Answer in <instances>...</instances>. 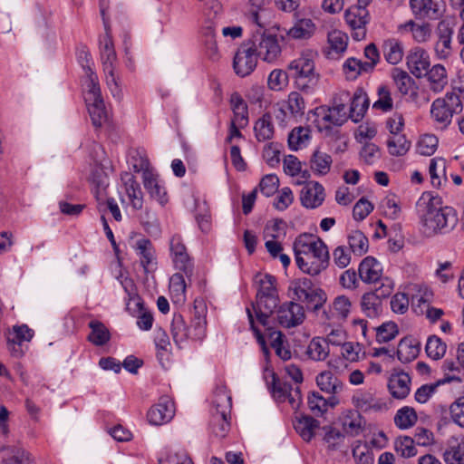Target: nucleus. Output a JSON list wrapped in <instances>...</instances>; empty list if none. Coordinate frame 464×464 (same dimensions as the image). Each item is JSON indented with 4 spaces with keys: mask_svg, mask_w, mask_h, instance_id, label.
Wrapping results in <instances>:
<instances>
[{
    "mask_svg": "<svg viewBox=\"0 0 464 464\" xmlns=\"http://www.w3.org/2000/svg\"><path fill=\"white\" fill-rule=\"evenodd\" d=\"M222 24V5L218 0L209 4L206 19L201 28V42L205 46L207 54L212 60L218 58V48L216 40L217 29Z\"/></svg>",
    "mask_w": 464,
    "mask_h": 464,
    "instance_id": "6",
    "label": "nucleus"
},
{
    "mask_svg": "<svg viewBox=\"0 0 464 464\" xmlns=\"http://www.w3.org/2000/svg\"><path fill=\"white\" fill-rule=\"evenodd\" d=\"M344 20L355 41H362L366 37L367 25L370 23L371 17L364 6L357 5L350 6L344 13Z\"/></svg>",
    "mask_w": 464,
    "mask_h": 464,
    "instance_id": "9",
    "label": "nucleus"
},
{
    "mask_svg": "<svg viewBox=\"0 0 464 464\" xmlns=\"http://www.w3.org/2000/svg\"><path fill=\"white\" fill-rule=\"evenodd\" d=\"M276 314L277 324L284 328L299 326L305 319L304 306L293 301L285 302L279 305Z\"/></svg>",
    "mask_w": 464,
    "mask_h": 464,
    "instance_id": "11",
    "label": "nucleus"
},
{
    "mask_svg": "<svg viewBox=\"0 0 464 464\" xmlns=\"http://www.w3.org/2000/svg\"><path fill=\"white\" fill-rule=\"evenodd\" d=\"M310 285L311 282L304 278L295 287V294L297 299L303 302H312L314 298L318 297L319 302L314 304V308L318 309L325 302V295L322 290L317 293L315 290L311 289Z\"/></svg>",
    "mask_w": 464,
    "mask_h": 464,
    "instance_id": "30",
    "label": "nucleus"
},
{
    "mask_svg": "<svg viewBox=\"0 0 464 464\" xmlns=\"http://www.w3.org/2000/svg\"><path fill=\"white\" fill-rule=\"evenodd\" d=\"M170 332L174 343L180 346L188 338H191L190 328L186 325L185 320L180 314H175L172 318Z\"/></svg>",
    "mask_w": 464,
    "mask_h": 464,
    "instance_id": "41",
    "label": "nucleus"
},
{
    "mask_svg": "<svg viewBox=\"0 0 464 464\" xmlns=\"http://www.w3.org/2000/svg\"><path fill=\"white\" fill-rule=\"evenodd\" d=\"M308 408L311 412L319 417L322 416L328 410V401L324 398L319 392H313L307 398Z\"/></svg>",
    "mask_w": 464,
    "mask_h": 464,
    "instance_id": "62",
    "label": "nucleus"
},
{
    "mask_svg": "<svg viewBox=\"0 0 464 464\" xmlns=\"http://www.w3.org/2000/svg\"><path fill=\"white\" fill-rule=\"evenodd\" d=\"M230 413L210 412L209 426L217 437H225L230 427Z\"/></svg>",
    "mask_w": 464,
    "mask_h": 464,
    "instance_id": "51",
    "label": "nucleus"
},
{
    "mask_svg": "<svg viewBox=\"0 0 464 464\" xmlns=\"http://www.w3.org/2000/svg\"><path fill=\"white\" fill-rule=\"evenodd\" d=\"M350 103V109L348 110L350 119L358 122L363 118L369 108V99L366 92L362 89H357L353 97L351 96Z\"/></svg>",
    "mask_w": 464,
    "mask_h": 464,
    "instance_id": "28",
    "label": "nucleus"
},
{
    "mask_svg": "<svg viewBox=\"0 0 464 464\" xmlns=\"http://www.w3.org/2000/svg\"><path fill=\"white\" fill-rule=\"evenodd\" d=\"M85 74V102H92L102 98L98 76L92 70L91 66H87Z\"/></svg>",
    "mask_w": 464,
    "mask_h": 464,
    "instance_id": "48",
    "label": "nucleus"
},
{
    "mask_svg": "<svg viewBox=\"0 0 464 464\" xmlns=\"http://www.w3.org/2000/svg\"><path fill=\"white\" fill-rule=\"evenodd\" d=\"M143 185L150 197L157 200L161 206H164L168 202L169 198L166 188L159 180L158 175L153 172H146L143 179Z\"/></svg>",
    "mask_w": 464,
    "mask_h": 464,
    "instance_id": "27",
    "label": "nucleus"
},
{
    "mask_svg": "<svg viewBox=\"0 0 464 464\" xmlns=\"http://www.w3.org/2000/svg\"><path fill=\"white\" fill-rule=\"evenodd\" d=\"M333 163L332 156L326 152L315 150L310 159V168L317 176H324L330 172Z\"/></svg>",
    "mask_w": 464,
    "mask_h": 464,
    "instance_id": "40",
    "label": "nucleus"
},
{
    "mask_svg": "<svg viewBox=\"0 0 464 464\" xmlns=\"http://www.w3.org/2000/svg\"><path fill=\"white\" fill-rule=\"evenodd\" d=\"M352 310V302L346 295L336 296L328 310L324 312L325 318L334 323L344 322Z\"/></svg>",
    "mask_w": 464,
    "mask_h": 464,
    "instance_id": "21",
    "label": "nucleus"
},
{
    "mask_svg": "<svg viewBox=\"0 0 464 464\" xmlns=\"http://www.w3.org/2000/svg\"><path fill=\"white\" fill-rule=\"evenodd\" d=\"M266 330L269 331L270 344L276 354L283 361L291 359L292 353L288 342L282 332L272 330L270 327H267Z\"/></svg>",
    "mask_w": 464,
    "mask_h": 464,
    "instance_id": "34",
    "label": "nucleus"
},
{
    "mask_svg": "<svg viewBox=\"0 0 464 464\" xmlns=\"http://www.w3.org/2000/svg\"><path fill=\"white\" fill-rule=\"evenodd\" d=\"M88 111L92 120V124L95 127H101L108 120L107 111L105 109V104L103 98L97 99L92 102H85Z\"/></svg>",
    "mask_w": 464,
    "mask_h": 464,
    "instance_id": "47",
    "label": "nucleus"
},
{
    "mask_svg": "<svg viewBox=\"0 0 464 464\" xmlns=\"http://www.w3.org/2000/svg\"><path fill=\"white\" fill-rule=\"evenodd\" d=\"M310 140V129L308 127H295L288 135V146L292 150H298L305 147Z\"/></svg>",
    "mask_w": 464,
    "mask_h": 464,
    "instance_id": "52",
    "label": "nucleus"
},
{
    "mask_svg": "<svg viewBox=\"0 0 464 464\" xmlns=\"http://www.w3.org/2000/svg\"><path fill=\"white\" fill-rule=\"evenodd\" d=\"M420 353V346L413 339L405 337L399 343L397 349L398 359L403 362H410L414 360Z\"/></svg>",
    "mask_w": 464,
    "mask_h": 464,
    "instance_id": "42",
    "label": "nucleus"
},
{
    "mask_svg": "<svg viewBox=\"0 0 464 464\" xmlns=\"http://www.w3.org/2000/svg\"><path fill=\"white\" fill-rule=\"evenodd\" d=\"M409 4L417 19L437 20L444 12V5L440 0H409Z\"/></svg>",
    "mask_w": 464,
    "mask_h": 464,
    "instance_id": "13",
    "label": "nucleus"
},
{
    "mask_svg": "<svg viewBox=\"0 0 464 464\" xmlns=\"http://www.w3.org/2000/svg\"><path fill=\"white\" fill-rule=\"evenodd\" d=\"M429 174L433 187L440 188L446 181V160L433 158L430 160Z\"/></svg>",
    "mask_w": 464,
    "mask_h": 464,
    "instance_id": "49",
    "label": "nucleus"
},
{
    "mask_svg": "<svg viewBox=\"0 0 464 464\" xmlns=\"http://www.w3.org/2000/svg\"><path fill=\"white\" fill-rule=\"evenodd\" d=\"M411 379L410 375L403 372H392L388 380V390L390 394L398 400L405 399L411 392Z\"/></svg>",
    "mask_w": 464,
    "mask_h": 464,
    "instance_id": "19",
    "label": "nucleus"
},
{
    "mask_svg": "<svg viewBox=\"0 0 464 464\" xmlns=\"http://www.w3.org/2000/svg\"><path fill=\"white\" fill-rule=\"evenodd\" d=\"M349 249L356 256L364 255L369 249V240L360 230H353L347 237Z\"/></svg>",
    "mask_w": 464,
    "mask_h": 464,
    "instance_id": "50",
    "label": "nucleus"
},
{
    "mask_svg": "<svg viewBox=\"0 0 464 464\" xmlns=\"http://www.w3.org/2000/svg\"><path fill=\"white\" fill-rule=\"evenodd\" d=\"M186 279L182 272L175 273L169 279V293L175 304H183L186 302Z\"/></svg>",
    "mask_w": 464,
    "mask_h": 464,
    "instance_id": "36",
    "label": "nucleus"
},
{
    "mask_svg": "<svg viewBox=\"0 0 464 464\" xmlns=\"http://www.w3.org/2000/svg\"><path fill=\"white\" fill-rule=\"evenodd\" d=\"M3 464H34L32 455L23 448H10L3 458Z\"/></svg>",
    "mask_w": 464,
    "mask_h": 464,
    "instance_id": "55",
    "label": "nucleus"
},
{
    "mask_svg": "<svg viewBox=\"0 0 464 464\" xmlns=\"http://www.w3.org/2000/svg\"><path fill=\"white\" fill-rule=\"evenodd\" d=\"M344 435L356 437L363 431L365 420L362 416L354 410L346 411L340 418Z\"/></svg>",
    "mask_w": 464,
    "mask_h": 464,
    "instance_id": "24",
    "label": "nucleus"
},
{
    "mask_svg": "<svg viewBox=\"0 0 464 464\" xmlns=\"http://www.w3.org/2000/svg\"><path fill=\"white\" fill-rule=\"evenodd\" d=\"M286 234L285 223L281 219H276L266 225L264 229V238L278 240L285 237Z\"/></svg>",
    "mask_w": 464,
    "mask_h": 464,
    "instance_id": "64",
    "label": "nucleus"
},
{
    "mask_svg": "<svg viewBox=\"0 0 464 464\" xmlns=\"http://www.w3.org/2000/svg\"><path fill=\"white\" fill-rule=\"evenodd\" d=\"M256 137L259 141H265L273 137L274 127L272 117L269 113L264 114L255 124Z\"/></svg>",
    "mask_w": 464,
    "mask_h": 464,
    "instance_id": "57",
    "label": "nucleus"
},
{
    "mask_svg": "<svg viewBox=\"0 0 464 464\" xmlns=\"http://www.w3.org/2000/svg\"><path fill=\"white\" fill-rule=\"evenodd\" d=\"M443 459L447 464H464V436L449 440Z\"/></svg>",
    "mask_w": 464,
    "mask_h": 464,
    "instance_id": "29",
    "label": "nucleus"
},
{
    "mask_svg": "<svg viewBox=\"0 0 464 464\" xmlns=\"http://www.w3.org/2000/svg\"><path fill=\"white\" fill-rule=\"evenodd\" d=\"M398 31L401 33L411 32L413 40L420 44L427 42L431 35V28L429 24L423 23L419 24L413 20H409L408 22L400 24L398 26Z\"/></svg>",
    "mask_w": 464,
    "mask_h": 464,
    "instance_id": "35",
    "label": "nucleus"
},
{
    "mask_svg": "<svg viewBox=\"0 0 464 464\" xmlns=\"http://www.w3.org/2000/svg\"><path fill=\"white\" fill-rule=\"evenodd\" d=\"M106 9L107 6H105L103 1H101L100 12L104 23L105 34L100 38V56L106 85L112 97L121 102L123 98V93L120 76L116 73L117 54L105 16Z\"/></svg>",
    "mask_w": 464,
    "mask_h": 464,
    "instance_id": "3",
    "label": "nucleus"
},
{
    "mask_svg": "<svg viewBox=\"0 0 464 464\" xmlns=\"http://www.w3.org/2000/svg\"><path fill=\"white\" fill-rule=\"evenodd\" d=\"M453 29L450 23L440 21L437 26L438 41L435 44V53L440 59H446L451 53V37Z\"/></svg>",
    "mask_w": 464,
    "mask_h": 464,
    "instance_id": "22",
    "label": "nucleus"
},
{
    "mask_svg": "<svg viewBox=\"0 0 464 464\" xmlns=\"http://www.w3.org/2000/svg\"><path fill=\"white\" fill-rule=\"evenodd\" d=\"M282 102L284 103V107L289 111L288 114L293 115L296 120L304 115L305 102L299 92H290L287 100Z\"/></svg>",
    "mask_w": 464,
    "mask_h": 464,
    "instance_id": "54",
    "label": "nucleus"
},
{
    "mask_svg": "<svg viewBox=\"0 0 464 464\" xmlns=\"http://www.w3.org/2000/svg\"><path fill=\"white\" fill-rule=\"evenodd\" d=\"M324 198V188L317 181L308 182L301 190V204L306 208H318L323 204Z\"/></svg>",
    "mask_w": 464,
    "mask_h": 464,
    "instance_id": "20",
    "label": "nucleus"
},
{
    "mask_svg": "<svg viewBox=\"0 0 464 464\" xmlns=\"http://www.w3.org/2000/svg\"><path fill=\"white\" fill-rule=\"evenodd\" d=\"M392 78L395 82L399 92L404 95L408 94L414 85V80L409 75L407 72L400 68L392 69Z\"/></svg>",
    "mask_w": 464,
    "mask_h": 464,
    "instance_id": "58",
    "label": "nucleus"
},
{
    "mask_svg": "<svg viewBox=\"0 0 464 464\" xmlns=\"http://www.w3.org/2000/svg\"><path fill=\"white\" fill-rule=\"evenodd\" d=\"M382 49L384 59L390 64H398L403 58L404 48L402 43L398 39L389 38L384 40Z\"/></svg>",
    "mask_w": 464,
    "mask_h": 464,
    "instance_id": "32",
    "label": "nucleus"
},
{
    "mask_svg": "<svg viewBox=\"0 0 464 464\" xmlns=\"http://www.w3.org/2000/svg\"><path fill=\"white\" fill-rule=\"evenodd\" d=\"M257 57L261 60L272 63H276L281 56L282 48L278 36L266 31L254 36L251 45Z\"/></svg>",
    "mask_w": 464,
    "mask_h": 464,
    "instance_id": "7",
    "label": "nucleus"
},
{
    "mask_svg": "<svg viewBox=\"0 0 464 464\" xmlns=\"http://www.w3.org/2000/svg\"><path fill=\"white\" fill-rule=\"evenodd\" d=\"M271 18L272 12L266 9V6L252 7L249 14V20L256 24L260 30H264V32L270 25Z\"/></svg>",
    "mask_w": 464,
    "mask_h": 464,
    "instance_id": "60",
    "label": "nucleus"
},
{
    "mask_svg": "<svg viewBox=\"0 0 464 464\" xmlns=\"http://www.w3.org/2000/svg\"><path fill=\"white\" fill-rule=\"evenodd\" d=\"M34 332L26 324L14 325L6 334V347L14 358H21L25 353L24 343L30 342Z\"/></svg>",
    "mask_w": 464,
    "mask_h": 464,
    "instance_id": "12",
    "label": "nucleus"
},
{
    "mask_svg": "<svg viewBox=\"0 0 464 464\" xmlns=\"http://www.w3.org/2000/svg\"><path fill=\"white\" fill-rule=\"evenodd\" d=\"M121 180L124 183L125 192L128 196L131 207L135 210L141 209L143 207V193L134 176L125 172L121 176Z\"/></svg>",
    "mask_w": 464,
    "mask_h": 464,
    "instance_id": "26",
    "label": "nucleus"
},
{
    "mask_svg": "<svg viewBox=\"0 0 464 464\" xmlns=\"http://www.w3.org/2000/svg\"><path fill=\"white\" fill-rule=\"evenodd\" d=\"M129 163L131 165L134 172H142L143 179L145 177L146 172H153L150 169V162L146 154L141 150H131L130 154Z\"/></svg>",
    "mask_w": 464,
    "mask_h": 464,
    "instance_id": "59",
    "label": "nucleus"
},
{
    "mask_svg": "<svg viewBox=\"0 0 464 464\" xmlns=\"http://www.w3.org/2000/svg\"><path fill=\"white\" fill-rule=\"evenodd\" d=\"M348 41V35L344 32L338 29L329 31L327 34L328 55L334 57L343 54L347 49Z\"/></svg>",
    "mask_w": 464,
    "mask_h": 464,
    "instance_id": "33",
    "label": "nucleus"
},
{
    "mask_svg": "<svg viewBox=\"0 0 464 464\" xmlns=\"http://www.w3.org/2000/svg\"><path fill=\"white\" fill-rule=\"evenodd\" d=\"M424 76L429 90L434 93L441 92L449 82L446 68L441 64H435L428 69Z\"/></svg>",
    "mask_w": 464,
    "mask_h": 464,
    "instance_id": "25",
    "label": "nucleus"
},
{
    "mask_svg": "<svg viewBox=\"0 0 464 464\" xmlns=\"http://www.w3.org/2000/svg\"><path fill=\"white\" fill-rule=\"evenodd\" d=\"M91 332L88 341L96 346L105 345L111 339V333L106 325L98 320H92L88 324Z\"/></svg>",
    "mask_w": 464,
    "mask_h": 464,
    "instance_id": "38",
    "label": "nucleus"
},
{
    "mask_svg": "<svg viewBox=\"0 0 464 464\" xmlns=\"http://www.w3.org/2000/svg\"><path fill=\"white\" fill-rule=\"evenodd\" d=\"M353 406L363 412H380L389 409L384 399L379 398L372 391L357 392L352 398Z\"/></svg>",
    "mask_w": 464,
    "mask_h": 464,
    "instance_id": "14",
    "label": "nucleus"
},
{
    "mask_svg": "<svg viewBox=\"0 0 464 464\" xmlns=\"http://www.w3.org/2000/svg\"><path fill=\"white\" fill-rule=\"evenodd\" d=\"M324 441L329 450H336L343 442L345 435L333 426H324Z\"/></svg>",
    "mask_w": 464,
    "mask_h": 464,
    "instance_id": "63",
    "label": "nucleus"
},
{
    "mask_svg": "<svg viewBox=\"0 0 464 464\" xmlns=\"http://www.w3.org/2000/svg\"><path fill=\"white\" fill-rule=\"evenodd\" d=\"M406 63L410 72L416 78H421L430 68V55L421 47H413L406 56Z\"/></svg>",
    "mask_w": 464,
    "mask_h": 464,
    "instance_id": "18",
    "label": "nucleus"
},
{
    "mask_svg": "<svg viewBox=\"0 0 464 464\" xmlns=\"http://www.w3.org/2000/svg\"><path fill=\"white\" fill-rule=\"evenodd\" d=\"M316 383L321 391L329 394L339 393L343 388L342 381L330 371L319 373L316 377Z\"/></svg>",
    "mask_w": 464,
    "mask_h": 464,
    "instance_id": "37",
    "label": "nucleus"
},
{
    "mask_svg": "<svg viewBox=\"0 0 464 464\" xmlns=\"http://www.w3.org/2000/svg\"><path fill=\"white\" fill-rule=\"evenodd\" d=\"M175 414L174 403L168 396L160 398L158 403L150 407L147 413L151 425L160 426L170 421Z\"/></svg>",
    "mask_w": 464,
    "mask_h": 464,
    "instance_id": "15",
    "label": "nucleus"
},
{
    "mask_svg": "<svg viewBox=\"0 0 464 464\" xmlns=\"http://www.w3.org/2000/svg\"><path fill=\"white\" fill-rule=\"evenodd\" d=\"M298 267L305 274L317 276L329 265V251L325 243L311 234H302L294 242Z\"/></svg>",
    "mask_w": 464,
    "mask_h": 464,
    "instance_id": "2",
    "label": "nucleus"
},
{
    "mask_svg": "<svg viewBox=\"0 0 464 464\" xmlns=\"http://www.w3.org/2000/svg\"><path fill=\"white\" fill-rule=\"evenodd\" d=\"M358 275L365 284L377 283L382 276V266L375 257L366 256L359 265Z\"/></svg>",
    "mask_w": 464,
    "mask_h": 464,
    "instance_id": "23",
    "label": "nucleus"
},
{
    "mask_svg": "<svg viewBox=\"0 0 464 464\" xmlns=\"http://www.w3.org/2000/svg\"><path fill=\"white\" fill-rule=\"evenodd\" d=\"M417 211L420 231L426 237L448 235L459 223L457 211L444 206L440 197L430 192L422 193L417 201Z\"/></svg>",
    "mask_w": 464,
    "mask_h": 464,
    "instance_id": "1",
    "label": "nucleus"
},
{
    "mask_svg": "<svg viewBox=\"0 0 464 464\" xmlns=\"http://www.w3.org/2000/svg\"><path fill=\"white\" fill-rule=\"evenodd\" d=\"M135 249L144 270L149 272L150 269H153L155 266V251L150 240L147 238L137 240Z\"/></svg>",
    "mask_w": 464,
    "mask_h": 464,
    "instance_id": "31",
    "label": "nucleus"
},
{
    "mask_svg": "<svg viewBox=\"0 0 464 464\" xmlns=\"http://www.w3.org/2000/svg\"><path fill=\"white\" fill-rule=\"evenodd\" d=\"M462 109L460 97L454 92H449L432 102L430 118L438 128L444 130L451 123L453 116L460 113Z\"/></svg>",
    "mask_w": 464,
    "mask_h": 464,
    "instance_id": "5",
    "label": "nucleus"
},
{
    "mask_svg": "<svg viewBox=\"0 0 464 464\" xmlns=\"http://www.w3.org/2000/svg\"><path fill=\"white\" fill-rule=\"evenodd\" d=\"M279 296H258L252 308L256 314V320L266 328L269 327L270 316L279 305Z\"/></svg>",
    "mask_w": 464,
    "mask_h": 464,
    "instance_id": "17",
    "label": "nucleus"
},
{
    "mask_svg": "<svg viewBox=\"0 0 464 464\" xmlns=\"http://www.w3.org/2000/svg\"><path fill=\"white\" fill-rule=\"evenodd\" d=\"M388 151L392 156H403L411 148V142L405 135H392L387 140Z\"/></svg>",
    "mask_w": 464,
    "mask_h": 464,
    "instance_id": "56",
    "label": "nucleus"
},
{
    "mask_svg": "<svg viewBox=\"0 0 464 464\" xmlns=\"http://www.w3.org/2000/svg\"><path fill=\"white\" fill-rule=\"evenodd\" d=\"M314 115L319 130H329L332 125L341 126L350 118L347 108L333 104L331 107L315 108Z\"/></svg>",
    "mask_w": 464,
    "mask_h": 464,
    "instance_id": "10",
    "label": "nucleus"
},
{
    "mask_svg": "<svg viewBox=\"0 0 464 464\" xmlns=\"http://www.w3.org/2000/svg\"><path fill=\"white\" fill-rule=\"evenodd\" d=\"M294 426L304 440L310 441L314 436L315 430L319 427V421L310 416H301L296 418Z\"/></svg>",
    "mask_w": 464,
    "mask_h": 464,
    "instance_id": "43",
    "label": "nucleus"
},
{
    "mask_svg": "<svg viewBox=\"0 0 464 464\" xmlns=\"http://www.w3.org/2000/svg\"><path fill=\"white\" fill-rule=\"evenodd\" d=\"M360 305L362 312L369 318H375L382 313V300L371 291L362 295Z\"/></svg>",
    "mask_w": 464,
    "mask_h": 464,
    "instance_id": "44",
    "label": "nucleus"
},
{
    "mask_svg": "<svg viewBox=\"0 0 464 464\" xmlns=\"http://www.w3.org/2000/svg\"><path fill=\"white\" fill-rule=\"evenodd\" d=\"M329 346L324 338L314 337L313 338L306 349L307 356L316 362L325 360L329 355Z\"/></svg>",
    "mask_w": 464,
    "mask_h": 464,
    "instance_id": "46",
    "label": "nucleus"
},
{
    "mask_svg": "<svg viewBox=\"0 0 464 464\" xmlns=\"http://www.w3.org/2000/svg\"><path fill=\"white\" fill-rule=\"evenodd\" d=\"M315 31V24L311 19H301L287 31V35L295 40L310 38Z\"/></svg>",
    "mask_w": 464,
    "mask_h": 464,
    "instance_id": "45",
    "label": "nucleus"
},
{
    "mask_svg": "<svg viewBox=\"0 0 464 464\" xmlns=\"http://www.w3.org/2000/svg\"><path fill=\"white\" fill-rule=\"evenodd\" d=\"M269 389L273 398L277 402L287 401L294 411H297L302 404L301 390L298 385L291 384L281 381L275 373L272 374V382Z\"/></svg>",
    "mask_w": 464,
    "mask_h": 464,
    "instance_id": "8",
    "label": "nucleus"
},
{
    "mask_svg": "<svg viewBox=\"0 0 464 464\" xmlns=\"http://www.w3.org/2000/svg\"><path fill=\"white\" fill-rule=\"evenodd\" d=\"M418 417L415 410L409 406H404L397 411L394 416V423L401 430L411 428L417 422Z\"/></svg>",
    "mask_w": 464,
    "mask_h": 464,
    "instance_id": "53",
    "label": "nucleus"
},
{
    "mask_svg": "<svg viewBox=\"0 0 464 464\" xmlns=\"http://www.w3.org/2000/svg\"><path fill=\"white\" fill-rule=\"evenodd\" d=\"M378 99L373 102L372 108L383 112L390 111L393 107V100L390 89L386 85H380L377 89Z\"/></svg>",
    "mask_w": 464,
    "mask_h": 464,
    "instance_id": "61",
    "label": "nucleus"
},
{
    "mask_svg": "<svg viewBox=\"0 0 464 464\" xmlns=\"http://www.w3.org/2000/svg\"><path fill=\"white\" fill-rule=\"evenodd\" d=\"M231 407L232 398L227 387L224 385L218 386L214 392L210 412L230 413Z\"/></svg>",
    "mask_w": 464,
    "mask_h": 464,
    "instance_id": "39",
    "label": "nucleus"
},
{
    "mask_svg": "<svg viewBox=\"0 0 464 464\" xmlns=\"http://www.w3.org/2000/svg\"><path fill=\"white\" fill-rule=\"evenodd\" d=\"M288 72L303 92H312L318 85L320 75L315 72L312 53H304L288 64Z\"/></svg>",
    "mask_w": 464,
    "mask_h": 464,
    "instance_id": "4",
    "label": "nucleus"
},
{
    "mask_svg": "<svg viewBox=\"0 0 464 464\" xmlns=\"http://www.w3.org/2000/svg\"><path fill=\"white\" fill-rule=\"evenodd\" d=\"M257 55L252 46L243 45L235 54L233 67L235 72L240 77L249 75L256 69Z\"/></svg>",
    "mask_w": 464,
    "mask_h": 464,
    "instance_id": "16",
    "label": "nucleus"
}]
</instances>
